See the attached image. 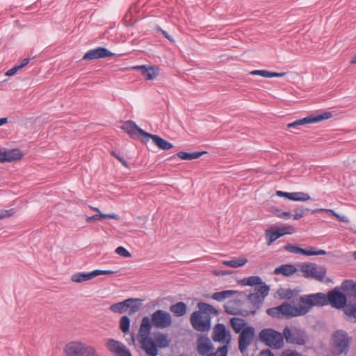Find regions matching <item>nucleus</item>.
Returning a JSON list of instances; mask_svg holds the SVG:
<instances>
[{
    "mask_svg": "<svg viewBox=\"0 0 356 356\" xmlns=\"http://www.w3.org/2000/svg\"><path fill=\"white\" fill-rule=\"evenodd\" d=\"M243 286H256L254 292L247 296L246 302L243 305H249L248 307H243L240 314L243 316L255 314L261 307L265 298L268 296L270 287L262 282L259 276H250L238 281Z\"/></svg>",
    "mask_w": 356,
    "mask_h": 356,
    "instance_id": "f257e3e1",
    "label": "nucleus"
},
{
    "mask_svg": "<svg viewBox=\"0 0 356 356\" xmlns=\"http://www.w3.org/2000/svg\"><path fill=\"white\" fill-rule=\"evenodd\" d=\"M351 338L342 330L335 331L332 334L331 354L332 356L347 355L349 351Z\"/></svg>",
    "mask_w": 356,
    "mask_h": 356,
    "instance_id": "f03ea898",
    "label": "nucleus"
},
{
    "mask_svg": "<svg viewBox=\"0 0 356 356\" xmlns=\"http://www.w3.org/2000/svg\"><path fill=\"white\" fill-rule=\"evenodd\" d=\"M67 356H99L97 350L91 346L79 341H72L65 348Z\"/></svg>",
    "mask_w": 356,
    "mask_h": 356,
    "instance_id": "7ed1b4c3",
    "label": "nucleus"
},
{
    "mask_svg": "<svg viewBox=\"0 0 356 356\" xmlns=\"http://www.w3.org/2000/svg\"><path fill=\"white\" fill-rule=\"evenodd\" d=\"M259 337L261 341L270 348L280 349L284 346V335L273 329H263Z\"/></svg>",
    "mask_w": 356,
    "mask_h": 356,
    "instance_id": "20e7f679",
    "label": "nucleus"
},
{
    "mask_svg": "<svg viewBox=\"0 0 356 356\" xmlns=\"http://www.w3.org/2000/svg\"><path fill=\"white\" fill-rule=\"evenodd\" d=\"M300 270L305 278H312L319 282H323L326 275V268L324 266H317L314 263H302Z\"/></svg>",
    "mask_w": 356,
    "mask_h": 356,
    "instance_id": "39448f33",
    "label": "nucleus"
},
{
    "mask_svg": "<svg viewBox=\"0 0 356 356\" xmlns=\"http://www.w3.org/2000/svg\"><path fill=\"white\" fill-rule=\"evenodd\" d=\"M211 316H204L200 312H194L191 315L190 322L194 330L198 332H207L211 328Z\"/></svg>",
    "mask_w": 356,
    "mask_h": 356,
    "instance_id": "423d86ee",
    "label": "nucleus"
},
{
    "mask_svg": "<svg viewBox=\"0 0 356 356\" xmlns=\"http://www.w3.org/2000/svg\"><path fill=\"white\" fill-rule=\"evenodd\" d=\"M137 301H139V299L128 298L124 301L111 305L109 309L115 313L122 314L129 309V314L131 315L140 309V305L136 303Z\"/></svg>",
    "mask_w": 356,
    "mask_h": 356,
    "instance_id": "0eeeda50",
    "label": "nucleus"
},
{
    "mask_svg": "<svg viewBox=\"0 0 356 356\" xmlns=\"http://www.w3.org/2000/svg\"><path fill=\"white\" fill-rule=\"evenodd\" d=\"M151 321L154 327L164 329L170 327L172 323L171 314L164 310L158 309L151 315Z\"/></svg>",
    "mask_w": 356,
    "mask_h": 356,
    "instance_id": "6e6552de",
    "label": "nucleus"
},
{
    "mask_svg": "<svg viewBox=\"0 0 356 356\" xmlns=\"http://www.w3.org/2000/svg\"><path fill=\"white\" fill-rule=\"evenodd\" d=\"M332 116V113L325 112L321 114H311L304 118L297 120L287 124V129H298L300 126L309 123H316L324 120L330 118Z\"/></svg>",
    "mask_w": 356,
    "mask_h": 356,
    "instance_id": "1a4fd4ad",
    "label": "nucleus"
},
{
    "mask_svg": "<svg viewBox=\"0 0 356 356\" xmlns=\"http://www.w3.org/2000/svg\"><path fill=\"white\" fill-rule=\"evenodd\" d=\"M283 335L289 343L304 345L306 341L305 332L297 327L289 328L285 327L283 330Z\"/></svg>",
    "mask_w": 356,
    "mask_h": 356,
    "instance_id": "9d476101",
    "label": "nucleus"
},
{
    "mask_svg": "<svg viewBox=\"0 0 356 356\" xmlns=\"http://www.w3.org/2000/svg\"><path fill=\"white\" fill-rule=\"evenodd\" d=\"M121 129L133 139H137L139 136H141L142 141L144 143H147V137L149 136V133L138 127L134 121H126L122 125Z\"/></svg>",
    "mask_w": 356,
    "mask_h": 356,
    "instance_id": "9b49d317",
    "label": "nucleus"
},
{
    "mask_svg": "<svg viewBox=\"0 0 356 356\" xmlns=\"http://www.w3.org/2000/svg\"><path fill=\"white\" fill-rule=\"evenodd\" d=\"M327 305L330 304L332 307L340 309L346 306L347 297L337 288L329 291L327 296Z\"/></svg>",
    "mask_w": 356,
    "mask_h": 356,
    "instance_id": "f8f14e48",
    "label": "nucleus"
},
{
    "mask_svg": "<svg viewBox=\"0 0 356 356\" xmlns=\"http://www.w3.org/2000/svg\"><path fill=\"white\" fill-rule=\"evenodd\" d=\"M279 309L282 317L289 318L306 314L309 311V307H305L300 305V308H297L288 302H283L279 306Z\"/></svg>",
    "mask_w": 356,
    "mask_h": 356,
    "instance_id": "ddd939ff",
    "label": "nucleus"
},
{
    "mask_svg": "<svg viewBox=\"0 0 356 356\" xmlns=\"http://www.w3.org/2000/svg\"><path fill=\"white\" fill-rule=\"evenodd\" d=\"M300 302L302 305L312 306H323L327 305V296L322 293H317L308 296H301Z\"/></svg>",
    "mask_w": 356,
    "mask_h": 356,
    "instance_id": "4468645a",
    "label": "nucleus"
},
{
    "mask_svg": "<svg viewBox=\"0 0 356 356\" xmlns=\"http://www.w3.org/2000/svg\"><path fill=\"white\" fill-rule=\"evenodd\" d=\"M255 330L252 326L245 327L241 332H240L238 339V347L241 352L245 350L251 344Z\"/></svg>",
    "mask_w": 356,
    "mask_h": 356,
    "instance_id": "2eb2a0df",
    "label": "nucleus"
},
{
    "mask_svg": "<svg viewBox=\"0 0 356 356\" xmlns=\"http://www.w3.org/2000/svg\"><path fill=\"white\" fill-rule=\"evenodd\" d=\"M214 350L213 346L207 336L200 335L197 340V351L202 356H207L212 353Z\"/></svg>",
    "mask_w": 356,
    "mask_h": 356,
    "instance_id": "dca6fc26",
    "label": "nucleus"
},
{
    "mask_svg": "<svg viewBox=\"0 0 356 356\" xmlns=\"http://www.w3.org/2000/svg\"><path fill=\"white\" fill-rule=\"evenodd\" d=\"M106 347L109 351L116 355V356H131L130 351L120 341L115 339H108L106 343Z\"/></svg>",
    "mask_w": 356,
    "mask_h": 356,
    "instance_id": "f3484780",
    "label": "nucleus"
},
{
    "mask_svg": "<svg viewBox=\"0 0 356 356\" xmlns=\"http://www.w3.org/2000/svg\"><path fill=\"white\" fill-rule=\"evenodd\" d=\"M115 54L108 51L104 47H97L96 49L88 51L83 56V60H96L102 58L111 57L114 56Z\"/></svg>",
    "mask_w": 356,
    "mask_h": 356,
    "instance_id": "a211bd4d",
    "label": "nucleus"
},
{
    "mask_svg": "<svg viewBox=\"0 0 356 356\" xmlns=\"http://www.w3.org/2000/svg\"><path fill=\"white\" fill-rule=\"evenodd\" d=\"M134 70H138L147 80L155 79L159 73V69L156 66L136 65L132 67Z\"/></svg>",
    "mask_w": 356,
    "mask_h": 356,
    "instance_id": "6ab92c4d",
    "label": "nucleus"
},
{
    "mask_svg": "<svg viewBox=\"0 0 356 356\" xmlns=\"http://www.w3.org/2000/svg\"><path fill=\"white\" fill-rule=\"evenodd\" d=\"M286 234H289L286 231L285 227L277 228L273 229L270 227L266 230V238L267 240V245H270L274 241H275L280 237L284 236Z\"/></svg>",
    "mask_w": 356,
    "mask_h": 356,
    "instance_id": "aec40b11",
    "label": "nucleus"
},
{
    "mask_svg": "<svg viewBox=\"0 0 356 356\" xmlns=\"http://www.w3.org/2000/svg\"><path fill=\"white\" fill-rule=\"evenodd\" d=\"M140 343L142 348L148 355L156 356L158 355L156 345L151 337H148L142 338Z\"/></svg>",
    "mask_w": 356,
    "mask_h": 356,
    "instance_id": "412c9836",
    "label": "nucleus"
},
{
    "mask_svg": "<svg viewBox=\"0 0 356 356\" xmlns=\"http://www.w3.org/2000/svg\"><path fill=\"white\" fill-rule=\"evenodd\" d=\"M150 138L152 140L154 144L161 149L168 150L173 147V145L171 143L164 140L157 135L149 134V136L147 137V142Z\"/></svg>",
    "mask_w": 356,
    "mask_h": 356,
    "instance_id": "4be33fe9",
    "label": "nucleus"
},
{
    "mask_svg": "<svg viewBox=\"0 0 356 356\" xmlns=\"http://www.w3.org/2000/svg\"><path fill=\"white\" fill-rule=\"evenodd\" d=\"M152 326L151 318L147 316H145L142 318L138 332L141 339L149 337Z\"/></svg>",
    "mask_w": 356,
    "mask_h": 356,
    "instance_id": "5701e85b",
    "label": "nucleus"
},
{
    "mask_svg": "<svg viewBox=\"0 0 356 356\" xmlns=\"http://www.w3.org/2000/svg\"><path fill=\"white\" fill-rule=\"evenodd\" d=\"M226 338V328L224 324L218 323L213 328L212 339L214 341H222Z\"/></svg>",
    "mask_w": 356,
    "mask_h": 356,
    "instance_id": "b1692460",
    "label": "nucleus"
},
{
    "mask_svg": "<svg viewBox=\"0 0 356 356\" xmlns=\"http://www.w3.org/2000/svg\"><path fill=\"white\" fill-rule=\"evenodd\" d=\"M297 270V268L293 264H283L277 267L274 270V273L275 275L282 274L289 277L294 274Z\"/></svg>",
    "mask_w": 356,
    "mask_h": 356,
    "instance_id": "393cba45",
    "label": "nucleus"
},
{
    "mask_svg": "<svg viewBox=\"0 0 356 356\" xmlns=\"http://www.w3.org/2000/svg\"><path fill=\"white\" fill-rule=\"evenodd\" d=\"M207 154V152H179L177 154H174L170 157V159L175 158V156H178L179 158L183 160L191 161L193 159H196L200 158L202 155Z\"/></svg>",
    "mask_w": 356,
    "mask_h": 356,
    "instance_id": "a878e982",
    "label": "nucleus"
},
{
    "mask_svg": "<svg viewBox=\"0 0 356 356\" xmlns=\"http://www.w3.org/2000/svg\"><path fill=\"white\" fill-rule=\"evenodd\" d=\"M197 307L199 310L197 312H200L201 314L204 316H211V314H218V310L215 307L205 302H199L197 304Z\"/></svg>",
    "mask_w": 356,
    "mask_h": 356,
    "instance_id": "bb28decb",
    "label": "nucleus"
},
{
    "mask_svg": "<svg viewBox=\"0 0 356 356\" xmlns=\"http://www.w3.org/2000/svg\"><path fill=\"white\" fill-rule=\"evenodd\" d=\"M94 277V270L90 273L79 272L72 275L71 280L73 282L81 283L84 281L90 280Z\"/></svg>",
    "mask_w": 356,
    "mask_h": 356,
    "instance_id": "cd10ccee",
    "label": "nucleus"
},
{
    "mask_svg": "<svg viewBox=\"0 0 356 356\" xmlns=\"http://www.w3.org/2000/svg\"><path fill=\"white\" fill-rule=\"evenodd\" d=\"M341 289L344 291H348L347 296H353L356 299V283L353 280H344L341 285Z\"/></svg>",
    "mask_w": 356,
    "mask_h": 356,
    "instance_id": "c85d7f7f",
    "label": "nucleus"
},
{
    "mask_svg": "<svg viewBox=\"0 0 356 356\" xmlns=\"http://www.w3.org/2000/svg\"><path fill=\"white\" fill-rule=\"evenodd\" d=\"M230 324L236 333H240L246 327L247 323L243 318L233 317L230 319Z\"/></svg>",
    "mask_w": 356,
    "mask_h": 356,
    "instance_id": "c756f323",
    "label": "nucleus"
},
{
    "mask_svg": "<svg viewBox=\"0 0 356 356\" xmlns=\"http://www.w3.org/2000/svg\"><path fill=\"white\" fill-rule=\"evenodd\" d=\"M187 307L184 302H178L170 307V311L176 316H184L186 313Z\"/></svg>",
    "mask_w": 356,
    "mask_h": 356,
    "instance_id": "7c9ffc66",
    "label": "nucleus"
},
{
    "mask_svg": "<svg viewBox=\"0 0 356 356\" xmlns=\"http://www.w3.org/2000/svg\"><path fill=\"white\" fill-rule=\"evenodd\" d=\"M4 160L7 162L19 160L22 158L23 154L19 149H13L8 151H4Z\"/></svg>",
    "mask_w": 356,
    "mask_h": 356,
    "instance_id": "2f4dec72",
    "label": "nucleus"
},
{
    "mask_svg": "<svg viewBox=\"0 0 356 356\" xmlns=\"http://www.w3.org/2000/svg\"><path fill=\"white\" fill-rule=\"evenodd\" d=\"M250 74L259 75L263 77L272 78V77H282V76H285L286 73L285 72H272L267 71V70H257L252 71L250 72Z\"/></svg>",
    "mask_w": 356,
    "mask_h": 356,
    "instance_id": "473e14b6",
    "label": "nucleus"
},
{
    "mask_svg": "<svg viewBox=\"0 0 356 356\" xmlns=\"http://www.w3.org/2000/svg\"><path fill=\"white\" fill-rule=\"evenodd\" d=\"M154 343L156 345V348H166L169 346L170 341L168 339V336L163 333H158L154 337Z\"/></svg>",
    "mask_w": 356,
    "mask_h": 356,
    "instance_id": "72a5a7b5",
    "label": "nucleus"
},
{
    "mask_svg": "<svg viewBox=\"0 0 356 356\" xmlns=\"http://www.w3.org/2000/svg\"><path fill=\"white\" fill-rule=\"evenodd\" d=\"M104 218H110V219H115V220H120V216L115 213H109V214H96L92 216H89L86 218V222L88 223H90L95 220H99Z\"/></svg>",
    "mask_w": 356,
    "mask_h": 356,
    "instance_id": "f704fd0d",
    "label": "nucleus"
},
{
    "mask_svg": "<svg viewBox=\"0 0 356 356\" xmlns=\"http://www.w3.org/2000/svg\"><path fill=\"white\" fill-rule=\"evenodd\" d=\"M343 312L347 320L356 322V304L346 305Z\"/></svg>",
    "mask_w": 356,
    "mask_h": 356,
    "instance_id": "c9c22d12",
    "label": "nucleus"
},
{
    "mask_svg": "<svg viewBox=\"0 0 356 356\" xmlns=\"http://www.w3.org/2000/svg\"><path fill=\"white\" fill-rule=\"evenodd\" d=\"M247 262L248 259L245 257H240L229 261H223L222 264L232 268H238L244 266Z\"/></svg>",
    "mask_w": 356,
    "mask_h": 356,
    "instance_id": "e433bc0d",
    "label": "nucleus"
},
{
    "mask_svg": "<svg viewBox=\"0 0 356 356\" xmlns=\"http://www.w3.org/2000/svg\"><path fill=\"white\" fill-rule=\"evenodd\" d=\"M238 291L234 290H226L220 292L214 293L212 295V298L217 301H222L227 298L229 296L237 293Z\"/></svg>",
    "mask_w": 356,
    "mask_h": 356,
    "instance_id": "4c0bfd02",
    "label": "nucleus"
},
{
    "mask_svg": "<svg viewBox=\"0 0 356 356\" xmlns=\"http://www.w3.org/2000/svg\"><path fill=\"white\" fill-rule=\"evenodd\" d=\"M310 199L311 197L309 194L303 192L291 193L290 200L293 201L305 202L309 200Z\"/></svg>",
    "mask_w": 356,
    "mask_h": 356,
    "instance_id": "58836bf2",
    "label": "nucleus"
},
{
    "mask_svg": "<svg viewBox=\"0 0 356 356\" xmlns=\"http://www.w3.org/2000/svg\"><path fill=\"white\" fill-rule=\"evenodd\" d=\"M130 328V318L127 316H123L120 321V329L123 333H127Z\"/></svg>",
    "mask_w": 356,
    "mask_h": 356,
    "instance_id": "ea45409f",
    "label": "nucleus"
},
{
    "mask_svg": "<svg viewBox=\"0 0 356 356\" xmlns=\"http://www.w3.org/2000/svg\"><path fill=\"white\" fill-rule=\"evenodd\" d=\"M321 211H325V212L334 216L341 222H347L348 221V218L346 216H341L332 209H316V210L313 211V213L321 212Z\"/></svg>",
    "mask_w": 356,
    "mask_h": 356,
    "instance_id": "a19ab883",
    "label": "nucleus"
},
{
    "mask_svg": "<svg viewBox=\"0 0 356 356\" xmlns=\"http://www.w3.org/2000/svg\"><path fill=\"white\" fill-rule=\"evenodd\" d=\"M246 302V300L244 301L241 305V307L238 309V311H236L234 308H232V307L229 306V305H225V311L227 314H233V315H237V314H239V315H241L240 314L241 312V310L242 309L243 307H244V304ZM248 305H245V307H248Z\"/></svg>",
    "mask_w": 356,
    "mask_h": 356,
    "instance_id": "79ce46f5",
    "label": "nucleus"
},
{
    "mask_svg": "<svg viewBox=\"0 0 356 356\" xmlns=\"http://www.w3.org/2000/svg\"><path fill=\"white\" fill-rule=\"evenodd\" d=\"M309 209H307V208H296L295 210H294V212L295 213L293 215V219L295 220H299L301 218H302L305 213L309 211Z\"/></svg>",
    "mask_w": 356,
    "mask_h": 356,
    "instance_id": "37998d69",
    "label": "nucleus"
},
{
    "mask_svg": "<svg viewBox=\"0 0 356 356\" xmlns=\"http://www.w3.org/2000/svg\"><path fill=\"white\" fill-rule=\"evenodd\" d=\"M228 348L227 346H222L217 349L215 353H210L207 356H227Z\"/></svg>",
    "mask_w": 356,
    "mask_h": 356,
    "instance_id": "c03bdc74",
    "label": "nucleus"
},
{
    "mask_svg": "<svg viewBox=\"0 0 356 356\" xmlns=\"http://www.w3.org/2000/svg\"><path fill=\"white\" fill-rule=\"evenodd\" d=\"M326 252L323 250H316V248L311 247L309 250H307L306 255L312 256V255H325L326 254Z\"/></svg>",
    "mask_w": 356,
    "mask_h": 356,
    "instance_id": "a18cd8bd",
    "label": "nucleus"
},
{
    "mask_svg": "<svg viewBox=\"0 0 356 356\" xmlns=\"http://www.w3.org/2000/svg\"><path fill=\"white\" fill-rule=\"evenodd\" d=\"M267 314L274 318H280L281 314L279 309V306L276 307L269 308L266 311Z\"/></svg>",
    "mask_w": 356,
    "mask_h": 356,
    "instance_id": "49530a36",
    "label": "nucleus"
},
{
    "mask_svg": "<svg viewBox=\"0 0 356 356\" xmlns=\"http://www.w3.org/2000/svg\"><path fill=\"white\" fill-rule=\"evenodd\" d=\"M118 271L116 270H94V275L95 277H97L98 275H111L113 274L116 273Z\"/></svg>",
    "mask_w": 356,
    "mask_h": 356,
    "instance_id": "de8ad7c7",
    "label": "nucleus"
},
{
    "mask_svg": "<svg viewBox=\"0 0 356 356\" xmlns=\"http://www.w3.org/2000/svg\"><path fill=\"white\" fill-rule=\"evenodd\" d=\"M275 214L277 217L284 218V219H289L292 216V214L291 212L283 211L281 209L275 210Z\"/></svg>",
    "mask_w": 356,
    "mask_h": 356,
    "instance_id": "09e8293b",
    "label": "nucleus"
},
{
    "mask_svg": "<svg viewBox=\"0 0 356 356\" xmlns=\"http://www.w3.org/2000/svg\"><path fill=\"white\" fill-rule=\"evenodd\" d=\"M115 252L124 257H130L131 253L124 247H118L115 250Z\"/></svg>",
    "mask_w": 356,
    "mask_h": 356,
    "instance_id": "8fccbe9b",
    "label": "nucleus"
},
{
    "mask_svg": "<svg viewBox=\"0 0 356 356\" xmlns=\"http://www.w3.org/2000/svg\"><path fill=\"white\" fill-rule=\"evenodd\" d=\"M111 154L115 158H116L122 164L123 166H124L127 168H129L127 161L122 156L118 154L115 151H111Z\"/></svg>",
    "mask_w": 356,
    "mask_h": 356,
    "instance_id": "3c124183",
    "label": "nucleus"
},
{
    "mask_svg": "<svg viewBox=\"0 0 356 356\" xmlns=\"http://www.w3.org/2000/svg\"><path fill=\"white\" fill-rule=\"evenodd\" d=\"M14 213L13 209H8V210H0V219H3L7 217H10L13 216Z\"/></svg>",
    "mask_w": 356,
    "mask_h": 356,
    "instance_id": "603ef678",
    "label": "nucleus"
},
{
    "mask_svg": "<svg viewBox=\"0 0 356 356\" xmlns=\"http://www.w3.org/2000/svg\"><path fill=\"white\" fill-rule=\"evenodd\" d=\"M284 248L285 250H286V251H288L289 252L296 254L298 246H296L294 245L288 243V244L284 245Z\"/></svg>",
    "mask_w": 356,
    "mask_h": 356,
    "instance_id": "864d4df0",
    "label": "nucleus"
},
{
    "mask_svg": "<svg viewBox=\"0 0 356 356\" xmlns=\"http://www.w3.org/2000/svg\"><path fill=\"white\" fill-rule=\"evenodd\" d=\"M21 68L19 67V65H16L14 67L11 68L10 70H8L6 72V76H13L15 74L17 73V72L20 70Z\"/></svg>",
    "mask_w": 356,
    "mask_h": 356,
    "instance_id": "5fc2aeb1",
    "label": "nucleus"
},
{
    "mask_svg": "<svg viewBox=\"0 0 356 356\" xmlns=\"http://www.w3.org/2000/svg\"><path fill=\"white\" fill-rule=\"evenodd\" d=\"M283 292L282 293H280V296L282 298H291V296H292V291L291 290H286V291H284L282 290Z\"/></svg>",
    "mask_w": 356,
    "mask_h": 356,
    "instance_id": "6e6d98bb",
    "label": "nucleus"
},
{
    "mask_svg": "<svg viewBox=\"0 0 356 356\" xmlns=\"http://www.w3.org/2000/svg\"><path fill=\"white\" fill-rule=\"evenodd\" d=\"M276 194L279 197H284L288 198L289 200L291 199V193L278 191H277Z\"/></svg>",
    "mask_w": 356,
    "mask_h": 356,
    "instance_id": "4d7b16f0",
    "label": "nucleus"
},
{
    "mask_svg": "<svg viewBox=\"0 0 356 356\" xmlns=\"http://www.w3.org/2000/svg\"><path fill=\"white\" fill-rule=\"evenodd\" d=\"M281 356H300V354L296 351H284Z\"/></svg>",
    "mask_w": 356,
    "mask_h": 356,
    "instance_id": "13d9d810",
    "label": "nucleus"
},
{
    "mask_svg": "<svg viewBox=\"0 0 356 356\" xmlns=\"http://www.w3.org/2000/svg\"><path fill=\"white\" fill-rule=\"evenodd\" d=\"M260 354L261 356H275L274 354L269 350H263Z\"/></svg>",
    "mask_w": 356,
    "mask_h": 356,
    "instance_id": "bf43d9fd",
    "label": "nucleus"
},
{
    "mask_svg": "<svg viewBox=\"0 0 356 356\" xmlns=\"http://www.w3.org/2000/svg\"><path fill=\"white\" fill-rule=\"evenodd\" d=\"M30 60H31V58H24L22 60V63L20 65H18L22 69V67H24V66L28 65V63L30 62Z\"/></svg>",
    "mask_w": 356,
    "mask_h": 356,
    "instance_id": "052dcab7",
    "label": "nucleus"
},
{
    "mask_svg": "<svg viewBox=\"0 0 356 356\" xmlns=\"http://www.w3.org/2000/svg\"><path fill=\"white\" fill-rule=\"evenodd\" d=\"M159 31L161 32V33L163 34V35L168 40L172 41V38L170 37V35H168V33L165 31H163L161 29H159Z\"/></svg>",
    "mask_w": 356,
    "mask_h": 356,
    "instance_id": "680f3d73",
    "label": "nucleus"
},
{
    "mask_svg": "<svg viewBox=\"0 0 356 356\" xmlns=\"http://www.w3.org/2000/svg\"><path fill=\"white\" fill-rule=\"evenodd\" d=\"M306 253H307V250H305L300 247H298L296 254H301L306 255Z\"/></svg>",
    "mask_w": 356,
    "mask_h": 356,
    "instance_id": "e2e57ef3",
    "label": "nucleus"
},
{
    "mask_svg": "<svg viewBox=\"0 0 356 356\" xmlns=\"http://www.w3.org/2000/svg\"><path fill=\"white\" fill-rule=\"evenodd\" d=\"M215 273L217 275H225L229 274L230 273L228 270H220L218 272H216Z\"/></svg>",
    "mask_w": 356,
    "mask_h": 356,
    "instance_id": "0e129e2a",
    "label": "nucleus"
},
{
    "mask_svg": "<svg viewBox=\"0 0 356 356\" xmlns=\"http://www.w3.org/2000/svg\"><path fill=\"white\" fill-rule=\"evenodd\" d=\"M8 122V118H0V127L6 124Z\"/></svg>",
    "mask_w": 356,
    "mask_h": 356,
    "instance_id": "69168bd1",
    "label": "nucleus"
},
{
    "mask_svg": "<svg viewBox=\"0 0 356 356\" xmlns=\"http://www.w3.org/2000/svg\"><path fill=\"white\" fill-rule=\"evenodd\" d=\"M4 154H5V152L4 151H0V162H5V160H4Z\"/></svg>",
    "mask_w": 356,
    "mask_h": 356,
    "instance_id": "338daca9",
    "label": "nucleus"
},
{
    "mask_svg": "<svg viewBox=\"0 0 356 356\" xmlns=\"http://www.w3.org/2000/svg\"><path fill=\"white\" fill-rule=\"evenodd\" d=\"M350 63L355 64L356 63V54L350 60Z\"/></svg>",
    "mask_w": 356,
    "mask_h": 356,
    "instance_id": "774afa93",
    "label": "nucleus"
}]
</instances>
